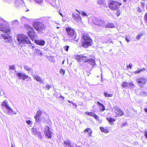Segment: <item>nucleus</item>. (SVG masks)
Returning a JSON list of instances; mask_svg holds the SVG:
<instances>
[{
  "label": "nucleus",
  "mask_w": 147,
  "mask_h": 147,
  "mask_svg": "<svg viewBox=\"0 0 147 147\" xmlns=\"http://www.w3.org/2000/svg\"><path fill=\"white\" fill-rule=\"evenodd\" d=\"M9 24L7 23L0 24V30L4 32V34L1 35V38L4 40V41L6 42H10L11 37L9 35L10 33L11 29L9 27Z\"/></svg>",
  "instance_id": "f257e3e1"
},
{
  "label": "nucleus",
  "mask_w": 147,
  "mask_h": 147,
  "mask_svg": "<svg viewBox=\"0 0 147 147\" xmlns=\"http://www.w3.org/2000/svg\"><path fill=\"white\" fill-rule=\"evenodd\" d=\"M17 39L19 42V45L21 46H24L26 44H29L28 46L31 48L33 49L34 46L32 45V44L29 38L26 36L23 35H18L17 36Z\"/></svg>",
  "instance_id": "f03ea898"
},
{
  "label": "nucleus",
  "mask_w": 147,
  "mask_h": 147,
  "mask_svg": "<svg viewBox=\"0 0 147 147\" xmlns=\"http://www.w3.org/2000/svg\"><path fill=\"white\" fill-rule=\"evenodd\" d=\"M66 33L65 34L63 40L66 41L75 39L76 38V33L75 31L69 27L65 28Z\"/></svg>",
  "instance_id": "7ed1b4c3"
},
{
  "label": "nucleus",
  "mask_w": 147,
  "mask_h": 147,
  "mask_svg": "<svg viewBox=\"0 0 147 147\" xmlns=\"http://www.w3.org/2000/svg\"><path fill=\"white\" fill-rule=\"evenodd\" d=\"M82 46L84 48H87L92 44L93 41L90 36L87 34H83L81 39Z\"/></svg>",
  "instance_id": "20e7f679"
},
{
  "label": "nucleus",
  "mask_w": 147,
  "mask_h": 147,
  "mask_svg": "<svg viewBox=\"0 0 147 147\" xmlns=\"http://www.w3.org/2000/svg\"><path fill=\"white\" fill-rule=\"evenodd\" d=\"M92 22L95 25L102 27L105 26V20L100 18L93 17L92 19Z\"/></svg>",
  "instance_id": "39448f33"
},
{
  "label": "nucleus",
  "mask_w": 147,
  "mask_h": 147,
  "mask_svg": "<svg viewBox=\"0 0 147 147\" xmlns=\"http://www.w3.org/2000/svg\"><path fill=\"white\" fill-rule=\"evenodd\" d=\"M121 3L120 2L114 1H112L109 3L108 7L112 10L114 11L118 10V5L120 6Z\"/></svg>",
  "instance_id": "423d86ee"
},
{
  "label": "nucleus",
  "mask_w": 147,
  "mask_h": 147,
  "mask_svg": "<svg viewBox=\"0 0 147 147\" xmlns=\"http://www.w3.org/2000/svg\"><path fill=\"white\" fill-rule=\"evenodd\" d=\"M34 28L38 31H42L45 29L44 24L41 22H36L33 24Z\"/></svg>",
  "instance_id": "0eeeda50"
},
{
  "label": "nucleus",
  "mask_w": 147,
  "mask_h": 147,
  "mask_svg": "<svg viewBox=\"0 0 147 147\" xmlns=\"http://www.w3.org/2000/svg\"><path fill=\"white\" fill-rule=\"evenodd\" d=\"M82 61H84V62H90V64L92 66V67L95 64V61L94 59L92 58L88 59V57L85 56L84 55H82Z\"/></svg>",
  "instance_id": "6e6552de"
},
{
  "label": "nucleus",
  "mask_w": 147,
  "mask_h": 147,
  "mask_svg": "<svg viewBox=\"0 0 147 147\" xmlns=\"http://www.w3.org/2000/svg\"><path fill=\"white\" fill-rule=\"evenodd\" d=\"M136 80L138 85L142 87L146 84L147 80L145 78H141L136 79Z\"/></svg>",
  "instance_id": "1a4fd4ad"
},
{
  "label": "nucleus",
  "mask_w": 147,
  "mask_h": 147,
  "mask_svg": "<svg viewBox=\"0 0 147 147\" xmlns=\"http://www.w3.org/2000/svg\"><path fill=\"white\" fill-rule=\"evenodd\" d=\"M1 105L2 106L5 107L7 110V112L8 114L10 115L11 113L13 112V110L7 104V102L6 101H3Z\"/></svg>",
  "instance_id": "9d476101"
},
{
  "label": "nucleus",
  "mask_w": 147,
  "mask_h": 147,
  "mask_svg": "<svg viewBox=\"0 0 147 147\" xmlns=\"http://www.w3.org/2000/svg\"><path fill=\"white\" fill-rule=\"evenodd\" d=\"M27 34L32 40H33L36 38V35L33 29L31 28V30L28 32Z\"/></svg>",
  "instance_id": "9b49d317"
},
{
  "label": "nucleus",
  "mask_w": 147,
  "mask_h": 147,
  "mask_svg": "<svg viewBox=\"0 0 147 147\" xmlns=\"http://www.w3.org/2000/svg\"><path fill=\"white\" fill-rule=\"evenodd\" d=\"M18 76L19 78L20 79H22L24 80L25 79L27 78L28 77L25 74L22 73H17L16 74Z\"/></svg>",
  "instance_id": "f8f14e48"
},
{
  "label": "nucleus",
  "mask_w": 147,
  "mask_h": 147,
  "mask_svg": "<svg viewBox=\"0 0 147 147\" xmlns=\"http://www.w3.org/2000/svg\"><path fill=\"white\" fill-rule=\"evenodd\" d=\"M50 128L47 126L45 129V134L49 138H51V132L50 130Z\"/></svg>",
  "instance_id": "ddd939ff"
},
{
  "label": "nucleus",
  "mask_w": 147,
  "mask_h": 147,
  "mask_svg": "<svg viewBox=\"0 0 147 147\" xmlns=\"http://www.w3.org/2000/svg\"><path fill=\"white\" fill-rule=\"evenodd\" d=\"M113 108L115 110V112L117 114L121 115H123V112L117 106H114Z\"/></svg>",
  "instance_id": "4468645a"
},
{
  "label": "nucleus",
  "mask_w": 147,
  "mask_h": 147,
  "mask_svg": "<svg viewBox=\"0 0 147 147\" xmlns=\"http://www.w3.org/2000/svg\"><path fill=\"white\" fill-rule=\"evenodd\" d=\"M35 43L40 45L43 46L45 43V41L42 40H35Z\"/></svg>",
  "instance_id": "2eb2a0df"
},
{
  "label": "nucleus",
  "mask_w": 147,
  "mask_h": 147,
  "mask_svg": "<svg viewBox=\"0 0 147 147\" xmlns=\"http://www.w3.org/2000/svg\"><path fill=\"white\" fill-rule=\"evenodd\" d=\"M72 16L76 20H79L81 19L80 15L78 14L73 13L72 14Z\"/></svg>",
  "instance_id": "dca6fc26"
},
{
  "label": "nucleus",
  "mask_w": 147,
  "mask_h": 147,
  "mask_svg": "<svg viewBox=\"0 0 147 147\" xmlns=\"http://www.w3.org/2000/svg\"><path fill=\"white\" fill-rule=\"evenodd\" d=\"M96 104L99 106L100 110L102 111H103L105 110V107L100 102H97L96 103Z\"/></svg>",
  "instance_id": "f3484780"
},
{
  "label": "nucleus",
  "mask_w": 147,
  "mask_h": 147,
  "mask_svg": "<svg viewBox=\"0 0 147 147\" xmlns=\"http://www.w3.org/2000/svg\"><path fill=\"white\" fill-rule=\"evenodd\" d=\"M34 79L38 82H40V83H43L44 82L43 81L42 79V78L38 75H36L34 76Z\"/></svg>",
  "instance_id": "a211bd4d"
},
{
  "label": "nucleus",
  "mask_w": 147,
  "mask_h": 147,
  "mask_svg": "<svg viewBox=\"0 0 147 147\" xmlns=\"http://www.w3.org/2000/svg\"><path fill=\"white\" fill-rule=\"evenodd\" d=\"M84 133L87 132L89 134L88 136H90L91 137L92 136L91 134L92 133V131L90 128H87L84 130Z\"/></svg>",
  "instance_id": "6ab92c4d"
},
{
  "label": "nucleus",
  "mask_w": 147,
  "mask_h": 147,
  "mask_svg": "<svg viewBox=\"0 0 147 147\" xmlns=\"http://www.w3.org/2000/svg\"><path fill=\"white\" fill-rule=\"evenodd\" d=\"M82 55H77L75 56V58L79 61H82Z\"/></svg>",
  "instance_id": "aec40b11"
},
{
  "label": "nucleus",
  "mask_w": 147,
  "mask_h": 147,
  "mask_svg": "<svg viewBox=\"0 0 147 147\" xmlns=\"http://www.w3.org/2000/svg\"><path fill=\"white\" fill-rule=\"evenodd\" d=\"M115 26L114 24L108 22L106 24H105V27L108 28H113L115 27Z\"/></svg>",
  "instance_id": "412c9836"
},
{
  "label": "nucleus",
  "mask_w": 147,
  "mask_h": 147,
  "mask_svg": "<svg viewBox=\"0 0 147 147\" xmlns=\"http://www.w3.org/2000/svg\"><path fill=\"white\" fill-rule=\"evenodd\" d=\"M23 3V0H16L15 1V4L17 6H19L22 5Z\"/></svg>",
  "instance_id": "4be33fe9"
},
{
  "label": "nucleus",
  "mask_w": 147,
  "mask_h": 147,
  "mask_svg": "<svg viewBox=\"0 0 147 147\" xmlns=\"http://www.w3.org/2000/svg\"><path fill=\"white\" fill-rule=\"evenodd\" d=\"M34 52L38 55H42L43 54L42 51L40 50L35 49H34Z\"/></svg>",
  "instance_id": "5701e85b"
},
{
  "label": "nucleus",
  "mask_w": 147,
  "mask_h": 147,
  "mask_svg": "<svg viewBox=\"0 0 147 147\" xmlns=\"http://www.w3.org/2000/svg\"><path fill=\"white\" fill-rule=\"evenodd\" d=\"M100 129L102 132H104L105 133H108L109 132L108 129L104 128L103 127H100Z\"/></svg>",
  "instance_id": "b1692460"
},
{
  "label": "nucleus",
  "mask_w": 147,
  "mask_h": 147,
  "mask_svg": "<svg viewBox=\"0 0 147 147\" xmlns=\"http://www.w3.org/2000/svg\"><path fill=\"white\" fill-rule=\"evenodd\" d=\"M98 3L99 5H105V0H98Z\"/></svg>",
  "instance_id": "393cba45"
},
{
  "label": "nucleus",
  "mask_w": 147,
  "mask_h": 147,
  "mask_svg": "<svg viewBox=\"0 0 147 147\" xmlns=\"http://www.w3.org/2000/svg\"><path fill=\"white\" fill-rule=\"evenodd\" d=\"M135 87V85L133 82L128 83V87L130 89H132Z\"/></svg>",
  "instance_id": "a878e982"
},
{
  "label": "nucleus",
  "mask_w": 147,
  "mask_h": 147,
  "mask_svg": "<svg viewBox=\"0 0 147 147\" xmlns=\"http://www.w3.org/2000/svg\"><path fill=\"white\" fill-rule=\"evenodd\" d=\"M42 111L40 110H38L37 112L36 116L35 117H40L42 115Z\"/></svg>",
  "instance_id": "bb28decb"
},
{
  "label": "nucleus",
  "mask_w": 147,
  "mask_h": 147,
  "mask_svg": "<svg viewBox=\"0 0 147 147\" xmlns=\"http://www.w3.org/2000/svg\"><path fill=\"white\" fill-rule=\"evenodd\" d=\"M78 12L80 13L81 14L82 16H87L88 15L84 11H82L80 10L79 11H78L76 10Z\"/></svg>",
  "instance_id": "cd10ccee"
},
{
  "label": "nucleus",
  "mask_w": 147,
  "mask_h": 147,
  "mask_svg": "<svg viewBox=\"0 0 147 147\" xmlns=\"http://www.w3.org/2000/svg\"><path fill=\"white\" fill-rule=\"evenodd\" d=\"M128 83L126 82H123L121 85V86L124 88L128 87Z\"/></svg>",
  "instance_id": "c85d7f7f"
},
{
  "label": "nucleus",
  "mask_w": 147,
  "mask_h": 147,
  "mask_svg": "<svg viewBox=\"0 0 147 147\" xmlns=\"http://www.w3.org/2000/svg\"><path fill=\"white\" fill-rule=\"evenodd\" d=\"M85 114L86 115L93 117L95 114L93 112H86L85 113Z\"/></svg>",
  "instance_id": "c756f323"
},
{
  "label": "nucleus",
  "mask_w": 147,
  "mask_h": 147,
  "mask_svg": "<svg viewBox=\"0 0 147 147\" xmlns=\"http://www.w3.org/2000/svg\"><path fill=\"white\" fill-rule=\"evenodd\" d=\"M145 69L144 68H143V69H138V70L136 71L135 72V74L139 73L141 72L144 71L145 70Z\"/></svg>",
  "instance_id": "7c9ffc66"
},
{
  "label": "nucleus",
  "mask_w": 147,
  "mask_h": 147,
  "mask_svg": "<svg viewBox=\"0 0 147 147\" xmlns=\"http://www.w3.org/2000/svg\"><path fill=\"white\" fill-rule=\"evenodd\" d=\"M32 134H34L36 135V134L38 133L39 132L37 131V129L36 128H33L32 130Z\"/></svg>",
  "instance_id": "2f4dec72"
},
{
  "label": "nucleus",
  "mask_w": 147,
  "mask_h": 147,
  "mask_svg": "<svg viewBox=\"0 0 147 147\" xmlns=\"http://www.w3.org/2000/svg\"><path fill=\"white\" fill-rule=\"evenodd\" d=\"M104 94L105 96L106 97H111L113 96L112 94H108L107 92H104Z\"/></svg>",
  "instance_id": "473e14b6"
},
{
  "label": "nucleus",
  "mask_w": 147,
  "mask_h": 147,
  "mask_svg": "<svg viewBox=\"0 0 147 147\" xmlns=\"http://www.w3.org/2000/svg\"><path fill=\"white\" fill-rule=\"evenodd\" d=\"M24 68L25 70L28 71H30L31 69L30 67H28L27 65H25L24 67Z\"/></svg>",
  "instance_id": "72a5a7b5"
},
{
  "label": "nucleus",
  "mask_w": 147,
  "mask_h": 147,
  "mask_svg": "<svg viewBox=\"0 0 147 147\" xmlns=\"http://www.w3.org/2000/svg\"><path fill=\"white\" fill-rule=\"evenodd\" d=\"M64 143L66 146H69V147H71V144L69 141H64Z\"/></svg>",
  "instance_id": "f704fd0d"
},
{
  "label": "nucleus",
  "mask_w": 147,
  "mask_h": 147,
  "mask_svg": "<svg viewBox=\"0 0 147 147\" xmlns=\"http://www.w3.org/2000/svg\"><path fill=\"white\" fill-rule=\"evenodd\" d=\"M53 96L55 97L56 98H59V94L56 90H55V92L54 93Z\"/></svg>",
  "instance_id": "c9c22d12"
},
{
  "label": "nucleus",
  "mask_w": 147,
  "mask_h": 147,
  "mask_svg": "<svg viewBox=\"0 0 147 147\" xmlns=\"http://www.w3.org/2000/svg\"><path fill=\"white\" fill-rule=\"evenodd\" d=\"M140 94L142 96H146L147 95V93L144 91H142L140 93Z\"/></svg>",
  "instance_id": "e433bc0d"
},
{
  "label": "nucleus",
  "mask_w": 147,
  "mask_h": 147,
  "mask_svg": "<svg viewBox=\"0 0 147 147\" xmlns=\"http://www.w3.org/2000/svg\"><path fill=\"white\" fill-rule=\"evenodd\" d=\"M107 120L110 122H112L115 121V119L111 117H107Z\"/></svg>",
  "instance_id": "4c0bfd02"
},
{
  "label": "nucleus",
  "mask_w": 147,
  "mask_h": 147,
  "mask_svg": "<svg viewBox=\"0 0 147 147\" xmlns=\"http://www.w3.org/2000/svg\"><path fill=\"white\" fill-rule=\"evenodd\" d=\"M12 23L13 25H18L19 24V22L17 20L12 21Z\"/></svg>",
  "instance_id": "58836bf2"
},
{
  "label": "nucleus",
  "mask_w": 147,
  "mask_h": 147,
  "mask_svg": "<svg viewBox=\"0 0 147 147\" xmlns=\"http://www.w3.org/2000/svg\"><path fill=\"white\" fill-rule=\"evenodd\" d=\"M36 3L41 5L43 3V0H35Z\"/></svg>",
  "instance_id": "ea45409f"
},
{
  "label": "nucleus",
  "mask_w": 147,
  "mask_h": 147,
  "mask_svg": "<svg viewBox=\"0 0 147 147\" xmlns=\"http://www.w3.org/2000/svg\"><path fill=\"white\" fill-rule=\"evenodd\" d=\"M60 74H63V75H64L65 74V70L63 69H61L60 70Z\"/></svg>",
  "instance_id": "a19ab883"
},
{
  "label": "nucleus",
  "mask_w": 147,
  "mask_h": 147,
  "mask_svg": "<svg viewBox=\"0 0 147 147\" xmlns=\"http://www.w3.org/2000/svg\"><path fill=\"white\" fill-rule=\"evenodd\" d=\"M69 47L68 45H66L64 47V49L66 51H68V49L69 48Z\"/></svg>",
  "instance_id": "79ce46f5"
},
{
  "label": "nucleus",
  "mask_w": 147,
  "mask_h": 147,
  "mask_svg": "<svg viewBox=\"0 0 147 147\" xmlns=\"http://www.w3.org/2000/svg\"><path fill=\"white\" fill-rule=\"evenodd\" d=\"M39 117H34L36 121L37 122L39 123L40 121V119H39Z\"/></svg>",
  "instance_id": "37998d69"
},
{
  "label": "nucleus",
  "mask_w": 147,
  "mask_h": 147,
  "mask_svg": "<svg viewBox=\"0 0 147 147\" xmlns=\"http://www.w3.org/2000/svg\"><path fill=\"white\" fill-rule=\"evenodd\" d=\"M4 2L9 3H11L13 1V0H3Z\"/></svg>",
  "instance_id": "c03bdc74"
},
{
  "label": "nucleus",
  "mask_w": 147,
  "mask_h": 147,
  "mask_svg": "<svg viewBox=\"0 0 147 147\" xmlns=\"http://www.w3.org/2000/svg\"><path fill=\"white\" fill-rule=\"evenodd\" d=\"M9 68L10 69H12L13 70H15V69L16 68L15 66L14 65H12L10 66H9Z\"/></svg>",
  "instance_id": "a18cd8bd"
},
{
  "label": "nucleus",
  "mask_w": 147,
  "mask_h": 147,
  "mask_svg": "<svg viewBox=\"0 0 147 147\" xmlns=\"http://www.w3.org/2000/svg\"><path fill=\"white\" fill-rule=\"evenodd\" d=\"M50 87L51 86L49 85H47L45 87V89L46 90H48L50 89Z\"/></svg>",
  "instance_id": "49530a36"
},
{
  "label": "nucleus",
  "mask_w": 147,
  "mask_h": 147,
  "mask_svg": "<svg viewBox=\"0 0 147 147\" xmlns=\"http://www.w3.org/2000/svg\"><path fill=\"white\" fill-rule=\"evenodd\" d=\"M142 35V34H140L137 36L136 38L137 39H139L141 38V36Z\"/></svg>",
  "instance_id": "de8ad7c7"
},
{
  "label": "nucleus",
  "mask_w": 147,
  "mask_h": 147,
  "mask_svg": "<svg viewBox=\"0 0 147 147\" xmlns=\"http://www.w3.org/2000/svg\"><path fill=\"white\" fill-rule=\"evenodd\" d=\"M93 117L96 120H98L99 117H98L96 114H95Z\"/></svg>",
  "instance_id": "09e8293b"
},
{
  "label": "nucleus",
  "mask_w": 147,
  "mask_h": 147,
  "mask_svg": "<svg viewBox=\"0 0 147 147\" xmlns=\"http://www.w3.org/2000/svg\"><path fill=\"white\" fill-rule=\"evenodd\" d=\"M144 18L145 20L147 23V13H146L144 16Z\"/></svg>",
  "instance_id": "8fccbe9b"
},
{
  "label": "nucleus",
  "mask_w": 147,
  "mask_h": 147,
  "mask_svg": "<svg viewBox=\"0 0 147 147\" xmlns=\"http://www.w3.org/2000/svg\"><path fill=\"white\" fill-rule=\"evenodd\" d=\"M120 14V12L119 10H118L116 12V15L117 16H119Z\"/></svg>",
  "instance_id": "3c124183"
},
{
  "label": "nucleus",
  "mask_w": 147,
  "mask_h": 147,
  "mask_svg": "<svg viewBox=\"0 0 147 147\" xmlns=\"http://www.w3.org/2000/svg\"><path fill=\"white\" fill-rule=\"evenodd\" d=\"M127 68H128V67H129L131 69V68H132V64L131 63H130L129 64V65H127Z\"/></svg>",
  "instance_id": "603ef678"
},
{
  "label": "nucleus",
  "mask_w": 147,
  "mask_h": 147,
  "mask_svg": "<svg viewBox=\"0 0 147 147\" xmlns=\"http://www.w3.org/2000/svg\"><path fill=\"white\" fill-rule=\"evenodd\" d=\"M26 122L27 123V124L30 125V124L31 122V121L30 120H26Z\"/></svg>",
  "instance_id": "864d4df0"
},
{
  "label": "nucleus",
  "mask_w": 147,
  "mask_h": 147,
  "mask_svg": "<svg viewBox=\"0 0 147 147\" xmlns=\"http://www.w3.org/2000/svg\"><path fill=\"white\" fill-rule=\"evenodd\" d=\"M61 98L62 99V101H63V100H64V97L60 95L59 96V98Z\"/></svg>",
  "instance_id": "5fc2aeb1"
},
{
  "label": "nucleus",
  "mask_w": 147,
  "mask_h": 147,
  "mask_svg": "<svg viewBox=\"0 0 147 147\" xmlns=\"http://www.w3.org/2000/svg\"><path fill=\"white\" fill-rule=\"evenodd\" d=\"M38 134L39 136V137L41 138L42 137V136L41 135V133L40 132H39L38 133Z\"/></svg>",
  "instance_id": "6e6d98bb"
},
{
  "label": "nucleus",
  "mask_w": 147,
  "mask_h": 147,
  "mask_svg": "<svg viewBox=\"0 0 147 147\" xmlns=\"http://www.w3.org/2000/svg\"><path fill=\"white\" fill-rule=\"evenodd\" d=\"M138 11L139 12H141L142 11V10L140 7H138Z\"/></svg>",
  "instance_id": "4d7b16f0"
},
{
  "label": "nucleus",
  "mask_w": 147,
  "mask_h": 147,
  "mask_svg": "<svg viewBox=\"0 0 147 147\" xmlns=\"http://www.w3.org/2000/svg\"><path fill=\"white\" fill-rule=\"evenodd\" d=\"M127 123L126 122H125L124 123H123V124H122V127H124L125 126H126L127 125Z\"/></svg>",
  "instance_id": "13d9d810"
},
{
  "label": "nucleus",
  "mask_w": 147,
  "mask_h": 147,
  "mask_svg": "<svg viewBox=\"0 0 147 147\" xmlns=\"http://www.w3.org/2000/svg\"><path fill=\"white\" fill-rule=\"evenodd\" d=\"M144 136L146 138H147V131H145L144 132Z\"/></svg>",
  "instance_id": "bf43d9fd"
},
{
  "label": "nucleus",
  "mask_w": 147,
  "mask_h": 147,
  "mask_svg": "<svg viewBox=\"0 0 147 147\" xmlns=\"http://www.w3.org/2000/svg\"><path fill=\"white\" fill-rule=\"evenodd\" d=\"M141 5H142V7H144L145 6L144 3H142V2H141Z\"/></svg>",
  "instance_id": "052dcab7"
},
{
  "label": "nucleus",
  "mask_w": 147,
  "mask_h": 147,
  "mask_svg": "<svg viewBox=\"0 0 147 147\" xmlns=\"http://www.w3.org/2000/svg\"><path fill=\"white\" fill-rule=\"evenodd\" d=\"M111 40L110 39L108 40L107 41V43H110L111 42H112L111 41Z\"/></svg>",
  "instance_id": "680f3d73"
},
{
  "label": "nucleus",
  "mask_w": 147,
  "mask_h": 147,
  "mask_svg": "<svg viewBox=\"0 0 147 147\" xmlns=\"http://www.w3.org/2000/svg\"><path fill=\"white\" fill-rule=\"evenodd\" d=\"M125 40L127 42H129V39H127V37H126L125 38Z\"/></svg>",
  "instance_id": "e2e57ef3"
},
{
  "label": "nucleus",
  "mask_w": 147,
  "mask_h": 147,
  "mask_svg": "<svg viewBox=\"0 0 147 147\" xmlns=\"http://www.w3.org/2000/svg\"><path fill=\"white\" fill-rule=\"evenodd\" d=\"M68 102L69 103H71L72 104H74V103L73 102L69 100H68Z\"/></svg>",
  "instance_id": "0e129e2a"
},
{
  "label": "nucleus",
  "mask_w": 147,
  "mask_h": 147,
  "mask_svg": "<svg viewBox=\"0 0 147 147\" xmlns=\"http://www.w3.org/2000/svg\"><path fill=\"white\" fill-rule=\"evenodd\" d=\"M97 121H98V122L100 123H101V120H100L99 119H98V120Z\"/></svg>",
  "instance_id": "69168bd1"
},
{
  "label": "nucleus",
  "mask_w": 147,
  "mask_h": 147,
  "mask_svg": "<svg viewBox=\"0 0 147 147\" xmlns=\"http://www.w3.org/2000/svg\"><path fill=\"white\" fill-rule=\"evenodd\" d=\"M12 113H13L14 114H16V112L15 111V112H13H13H12L11 114Z\"/></svg>",
  "instance_id": "338daca9"
},
{
  "label": "nucleus",
  "mask_w": 147,
  "mask_h": 147,
  "mask_svg": "<svg viewBox=\"0 0 147 147\" xmlns=\"http://www.w3.org/2000/svg\"><path fill=\"white\" fill-rule=\"evenodd\" d=\"M144 111H145V112L147 113V109L145 108L144 109Z\"/></svg>",
  "instance_id": "774afa93"
}]
</instances>
